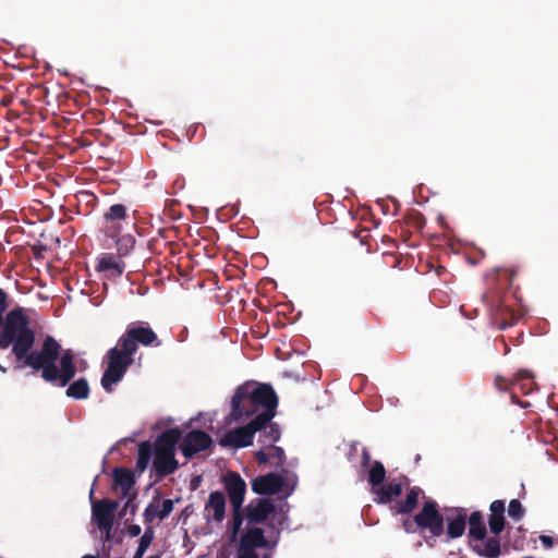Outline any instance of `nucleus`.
<instances>
[{
  "mask_svg": "<svg viewBox=\"0 0 558 558\" xmlns=\"http://www.w3.org/2000/svg\"><path fill=\"white\" fill-rule=\"evenodd\" d=\"M511 400H512V402H513V403H519V404H521L522 407H526L525 404H522V403L520 402V400H519L518 396H517L515 393H513V392L511 393Z\"/></svg>",
  "mask_w": 558,
  "mask_h": 558,
  "instance_id": "c03bdc74",
  "label": "nucleus"
},
{
  "mask_svg": "<svg viewBox=\"0 0 558 558\" xmlns=\"http://www.w3.org/2000/svg\"><path fill=\"white\" fill-rule=\"evenodd\" d=\"M89 498L92 501V522H94L97 527L105 533V541L109 542L112 537V529L116 512L119 508V501L108 498L93 500L94 488L89 492Z\"/></svg>",
  "mask_w": 558,
  "mask_h": 558,
  "instance_id": "423d86ee",
  "label": "nucleus"
},
{
  "mask_svg": "<svg viewBox=\"0 0 558 558\" xmlns=\"http://www.w3.org/2000/svg\"><path fill=\"white\" fill-rule=\"evenodd\" d=\"M112 478L116 486H119L122 490V497L129 496L130 490L135 485L134 473L126 468L118 466L112 471Z\"/></svg>",
  "mask_w": 558,
  "mask_h": 558,
  "instance_id": "f3484780",
  "label": "nucleus"
},
{
  "mask_svg": "<svg viewBox=\"0 0 558 558\" xmlns=\"http://www.w3.org/2000/svg\"><path fill=\"white\" fill-rule=\"evenodd\" d=\"M135 239L132 235H124L117 240V248L120 256L129 254L130 250L133 248Z\"/></svg>",
  "mask_w": 558,
  "mask_h": 558,
  "instance_id": "473e14b6",
  "label": "nucleus"
},
{
  "mask_svg": "<svg viewBox=\"0 0 558 558\" xmlns=\"http://www.w3.org/2000/svg\"><path fill=\"white\" fill-rule=\"evenodd\" d=\"M414 526H416L415 523H414V520L413 521L404 520L403 527H404L407 533H414L415 532Z\"/></svg>",
  "mask_w": 558,
  "mask_h": 558,
  "instance_id": "37998d69",
  "label": "nucleus"
},
{
  "mask_svg": "<svg viewBox=\"0 0 558 558\" xmlns=\"http://www.w3.org/2000/svg\"><path fill=\"white\" fill-rule=\"evenodd\" d=\"M386 478V469L380 461H374L369 471L367 481L372 486V493L376 490Z\"/></svg>",
  "mask_w": 558,
  "mask_h": 558,
  "instance_id": "b1692460",
  "label": "nucleus"
},
{
  "mask_svg": "<svg viewBox=\"0 0 558 558\" xmlns=\"http://www.w3.org/2000/svg\"><path fill=\"white\" fill-rule=\"evenodd\" d=\"M128 532L129 534L132 536V537H135V536H138L142 532V529L140 525L137 524H132L129 526L128 529Z\"/></svg>",
  "mask_w": 558,
  "mask_h": 558,
  "instance_id": "79ce46f5",
  "label": "nucleus"
},
{
  "mask_svg": "<svg viewBox=\"0 0 558 558\" xmlns=\"http://www.w3.org/2000/svg\"><path fill=\"white\" fill-rule=\"evenodd\" d=\"M494 320L498 325L499 329H506L515 323L517 317L512 311H510L508 307H505L504 310H500L496 313Z\"/></svg>",
  "mask_w": 558,
  "mask_h": 558,
  "instance_id": "cd10ccee",
  "label": "nucleus"
},
{
  "mask_svg": "<svg viewBox=\"0 0 558 558\" xmlns=\"http://www.w3.org/2000/svg\"><path fill=\"white\" fill-rule=\"evenodd\" d=\"M144 554H145V550L141 551V549L137 548L135 554H134V556H133V558H143Z\"/></svg>",
  "mask_w": 558,
  "mask_h": 558,
  "instance_id": "a18cd8bd",
  "label": "nucleus"
},
{
  "mask_svg": "<svg viewBox=\"0 0 558 558\" xmlns=\"http://www.w3.org/2000/svg\"><path fill=\"white\" fill-rule=\"evenodd\" d=\"M265 418H252L246 425L228 430L219 439L223 448H245L253 444L254 435L264 426Z\"/></svg>",
  "mask_w": 558,
  "mask_h": 558,
  "instance_id": "0eeeda50",
  "label": "nucleus"
},
{
  "mask_svg": "<svg viewBox=\"0 0 558 558\" xmlns=\"http://www.w3.org/2000/svg\"><path fill=\"white\" fill-rule=\"evenodd\" d=\"M403 485L400 480H392L387 484H381L373 494L376 495L375 501L377 504H390L393 499L402 494Z\"/></svg>",
  "mask_w": 558,
  "mask_h": 558,
  "instance_id": "4468645a",
  "label": "nucleus"
},
{
  "mask_svg": "<svg viewBox=\"0 0 558 558\" xmlns=\"http://www.w3.org/2000/svg\"><path fill=\"white\" fill-rule=\"evenodd\" d=\"M0 369H1L2 372H5V368H4V367H2L1 365H0Z\"/></svg>",
  "mask_w": 558,
  "mask_h": 558,
  "instance_id": "8fccbe9b",
  "label": "nucleus"
},
{
  "mask_svg": "<svg viewBox=\"0 0 558 558\" xmlns=\"http://www.w3.org/2000/svg\"><path fill=\"white\" fill-rule=\"evenodd\" d=\"M480 556L486 558H497L500 555V542L496 537H490L486 541L483 549L475 548Z\"/></svg>",
  "mask_w": 558,
  "mask_h": 558,
  "instance_id": "bb28decb",
  "label": "nucleus"
},
{
  "mask_svg": "<svg viewBox=\"0 0 558 558\" xmlns=\"http://www.w3.org/2000/svg\"><path fill=\"white\" fill-rule=\"evenodd\" d=\"M7 299V293L0 288V349L12 345V354L23 366L41 371L45 381L65 387L76 374L72 351L61 353L62 347L52 336L45 337L39 350H32L36 335L29 327L28 317L22 307L13 308L4 316Z\"/></svg>",
  "mask_w": 558,
  "mask_h": 558,
  "instance_id": "f257e3e1",
  "label": "nucleus"
},
{
  "mask_svg": "<svg viewBox=\"0 0 558 558\" xmlns=\"http://www.w3.org/2000/svg\"><path fill=\"white\" fill-rule=\"evenodd\" d=\"M508 514L514 521H520L525 514V510L519 499H511L508 506Z\"/></svg>",
  "mask_w": 558,
  "mask_h": 558,
  "instance_id": "7c9ffc66",
  "label": "nucleus"
},
{
  "mask_svg": "<svg viewBox=\"0 0 558 558\" xmlns=\"http://www.w3.org/2000/svg\"><path fill=\"white\" fill-rule=\"evenodd\" d=\"M535 386L532 374L525 369L519 371L512 379V387L519 388L523 395L531 393Z\"/></svg>",
  "mask_w": 558,
  "mask_h": 558,
  "instance_id": "5701e85b",
  "label": "nucleus"
},
{
  "mask_svg": "<svg viewBox=\"0 0 558 558\" xmlns=\"http://www.w3.org/2000/svg\"><path fill=\"white\" fill-rule=\"evenodd\" d=\"M162 344L155 330L145 322L130 323L119 337L117 344L105 355L107 367L101 377V386L107 392L113 391V385L120 383L128 368L134 363L140 345L158 348Z\"/></svg>",
  "mask_w": 558,
  "mask_h": 558,
  "instance_id": "f03ea898",
  "label": "nucleus"
},
{
  "mask_svg": "<svg viewBox=\"0 0 558 558\" xmlns=\"http://www.w3.org/2000/svg\"><path fill=\"white\" fill-rule=\"evenodd\" d=\"M501 341H502V344L505 347V354H507L510 351V349H509L508 344L505 342L504 339Z\"/></svg>",
  "mask_w": 558,
  "mask_h": 558,
  "instance_id": "49530a36",
  "label": "nucleus"
},
{
  "mask_svg": "<svg viewBox=\"0 0 558 558\" xmlns=\"http://www.w3.org/2000/svg\"><path fill=\"white\" fill-rule=\"evenodd\" d=\"M539 541L546 548H551L554 546V538L551 536L541 535Z\"/></svg>",
  "mask_w": 558,
  "mask_h": 558,
  "instance_id": "a19ab883",
  "label": "nucleus"
},
{
  "mask_svg": "<svg viewBox=\"0 0 558 558\" xmlns=\"http://www.w3.org/2000/svg\"><path fill=\"white\" fill-rule=\"evenodd\" d=\"M128 207L123 204H113L102 216V229L106 235L117 238L122 231L123 222H129Z\"/></svg>",
  "mask_w": 558,
  "mask_h": 558,
  "instance_id": "1a4fd4ad",
  "label": "nucleus"
},
{
  "mask_svg": "<svg viewBox=\"0 0 558 558\" xmlns=\"http://www.w3.org/2000/svg\"><path fill=\"white\" fill-rule=\"evenodd\" d=\"M255 461L262 465L270 461V456L265 451L264 447L254 453Z\"/></svg>",
  "mask_w": 558,
  "mask_h": 558,
  "instance_id": "58836bf2",
  "label": "nucleus"
},
{
  "mask_svg": "<svg viewBox=\"0 0 558 558\" xmlns=\"http://www.w3.org/2000/svg\"><path fill=\"white\" fill-rule=\"evenodd\" d=\"M192 484H193V485H194V484H197V481H195V480H192Z\"/></svg>",
  "mask_w": 558,
  "mask_h": 558,
  "instance_id": "3c124183",
  "label": "nucleus"
},
{
  "mask_svg": "<svg viewBox=\"0 0 558 558\" xmlns=\"http://www.w3.org/2000/svg\"><path fill=\"white\" fill-rule=\"evenodd\" d=\"M240 543L254 548L265 547L267 544L264 531L259 527L248 529L241 536Z\"/></svg>",
  "mask_w": 558,
  "mask_h": 558,
  "instance_id": "4be33fe9",
  "label": "nucleus"
},
{
  "mask_svg": "<svg viewBox=\"0 0 558 558\" xmlns=\"http://www.w3.org/2000/svg\"><path fill=\"white\" fill-rule=\"evenodd\" d=\"M135 497H136V494H133L132 496H128V500L123 506L120 517L125 515L128 512L132 515L135 514L136 509H137L136 505L134 504Z\"/></svg>",
  "mask_w": 558,
  "mask_h": 558,
  "instance_id": "c9c22d12",
  "label": "nucleus"
},
{
  "mask_svg": "<svg viewBox=\"0 0 558 558\" xmlns=\"http://www.w3.org/2000/svg\"><path fill=\"white\" fill-rule=\"evenodd\" d=\"M222 483L226 493L228 494L231 507L236 510L240 507H243L246 494V483L241 475L234 471H228L222 477Z\"/></svg>",
  "mask_w": 558,
  "mask_h": 558,
  "instance_id": "9d476101",
  "label": "nucleus"
},
{
  "mask_svg": "<svg viewBox=\"0 0 558 558\" xmlns=\"http://www.w3.org/2000/svg\"><path fill=\"white\" fill-rule=\"evenodd\" d=\"M245 518V512L243 507H240L238 510L235 508H232V521H231V534L232 537L235 538L239 534L243 520Z\"/></svg>",
  "mask_w": 558,
  "mask_h": 558,
  "instance_id": "c85d7f7f",
  "label": "nucleus"
},
{
  "mask_svg": "<svg viewBox=\"0 0 558 558\" xmlns=\"http://www.w3.org/2000/svg\"><path fill=\"white\" fill-rule=\"evenodd\" d=\"M369 463H371V453L366 448H363L361 465L363 468H366L369 465Z\"/></svg>",
  "mask_w": 558,
  "mask_h": 558,
  "instance_id": "ea45409f",
  "label": "nucleus"
},
{
  "mask_svg": "<svg viewBox=\"0 0 558 558\" xmlns=\"http://www.w3.org/2000/svg\"><path fill=\"white\" fill-rule=\"evenodd\" d=\"M422 489L417 486L411 487L405 495V498L395 505L396 513L409 514L414 511L418 504V496Z\"/></svg>",
  "mask_w": 558,
  "mask_h": 558,
  "instance_id": "6ab92c4d",
  "label": "nucleus"
},
{
  "mask_svg": "<svg viewBox=\"0 0 558 558\" xmlns=\"http://www.w3.org/2000/svg\"><path fill=\"white\" fill-rule=\"evenodd\" d=\"M173 510V501L171 499H165L161 505V509L158 512V518L165 520Z\"/></svg>",
  "mask_w": 558,
  "mask_h": 558,
  "instance_id": "e433bc0d",
  "label": "nucleus"
},
{
  "mask_svg": "<svg viewBox=\"0 0 558 558\" xmlns=\"http://www.w3.org/2000/svg\"><path fill=\"white\" fill-rule=\"evenodd\" d=\"M147 558H160V554H157V555H150V556H148Z\"/></svg>",
  "mask_w": 558,
  "mask_h": 558,
  "instance_id": "09e8293b",
  "label": "nucleus"
},
{
  "mask_svg": "<svg viewBox=\"0 0 558 558\" xmlns=\"http://www.w3.org/2000/svg\"><path fill=\"white\" fill-rule=\"evenodd\" d=\"M435 500H427L420 512L414 515V523L421 530H428L433 537L444 533V515L439 512Z\"/></svg>",
  "mask_w": 558,
  "mask_h": 558,
  "instance_id": "6e6552de",
  "label": "nucleus"
},
{
  "mask_svg": "<svg viewBox=\"0 0 558 558\" xmlns=\"http://www.w3.org/2000/svg\"><path fill=\"white\" fill-rule=\"evenodd\" d=\"M277 407L278 397L270 385L246 381L232 396L230 416L240 421L256 414L254 418L263 416L266 424L275 417Z\"/></svg>",
  "mask_w": 558,
  "mask_h": 558,
  "instance_id": "7ed1b4c3",
  "label": "nucleus"
},
{
  "mask_svg": "<svg viewBox=\"0 0 558 558\" xmlns=\"http://www.w3.org/2000/svg\"><path fill=\"white\" fill-rule=\"evenodd\" d=\"M495 386L499 391H507L512 386V380H508L502 376H496Z\"/></svg>",
  "mask_w": 558,
  "mask_h": 558,
  "instance_id": "4c0bfd02",
  "label": "nucleus"
},
{
  "mask_svg": "<svg viewBox=\"0 0 558 558\" xmlns=\"http://www.w3.org/2000/svg\"><path fill=\"white\" fill-rule=\"evenodd\" d=\"M181 438L182 432L174 427L161 433L156 438L154 446L149 441H142L138 445L136 471L143 473L154 453L153 471L157 478L162 480L173 474L179 468V462L175 459V446Z\"/></svg>",
  "mask_w": 558,
  "mask_h": 558,
  "instance_id": "20e7f679",
  "label": "nucleus"
},
{
  "mask_svg": "<svg viewBox=\"0 0 558 558\" xmlns=\"http://www.w3.org/2000/svg\"><path fill=\"white\" fill-rule=\"evenodd\" d=\"M298 485V475L287 469H281L280 473H267L258 475L251 482L252 490L262 496H272L283 494L289 497L293 494Z\"/></svg>",
  "mask_w": 558,
  "mask_h": 558,
  "instance_id": "39448f33",
  "label": "nucleus"
},
{
  "mask_svg": "<svg viewBox=\"0 0 558 558\" xmlns=\"http://www.w3.org/2000/svg\"><path fill=\"white\" fill-rule=\"evenodd\" d=\"M487 534L483 515L480 511H474L469 517V536L476 541H483Z\"/></svg>",
  "mask_w": 558,
  "mask_h": 558,
  "instance_id": "412c9836",
  "label": "nucleus"
},
{
  "mask_svg": "<svg viewBox=\"0 0 558 558\" xmlns=\"http://www.w3.org/2000/svg\"><path fill=\"white\" fill-rule=\"evenodd\" d=\"M96 269L107 272L108 277H120L125 269V264L113 255L104 254L98 258Z\"/></svg>",
  "mask_w": 558,
  "mask_h": 558,
  "instance_id": "dca6fc26",
  "label": "nucleus"
},
{
  "mask_svg": "<svg viewBox=\"0 0 558 558\" xmlns=\"http://www.w3.org/2000/svg\"><path fill=\"white\" fill-rule=\"evenodd\" d=\"M213 444V439L204 430L194 429L189 432L180 444V449L186 459L193 458L196 453L206 450Z\"/></svg>",
  "mask_w": 558,
  "mask_h": 558,
  "instance_id": "9b49d317",
  "label": "nucleus"
},
{
  "mask_svg": "<svg viewBox=\"0 0 558 558\" xmlns=\"http://www.w3.org/2000/svg\"><path fill=\"white\" fill-rule=\"evenodd\" d=\"M268 454L270 456V460H272V465L276 469H284L283 464L286 462V453L284 450L281 447L272 446L269 448Z\"/></svg>",
  "mask_w": 558,
  "mask_h": 558,
  "instance_id": "c756f323",
  "label": "nucleus"
},
{
  "mask_svg": "<svg viewBox=\"0 0 558 558\" xmlns=\"http://www.w3.org/2000/svg\"><path fill=\"white\" fill-rule=\"evenodd\" d=\"M82 558H98V557L97 556H93V555H85Z\"/></svg>",
  "mask_w": 558,
  "mask_h": 558,
  "instance_id": "de8ad7c7",
  "label": "nucleus"
},
{
  "mask_svg": "<svg viewBox=\"0 0 558 558\" xmlns=\"http://www.w3.org/2000/svg\"><path fill=\"white\" fill-rule=\"evenodd\" d=\"M256 548L239 544L236 558H258Z\"/></svg>",
  "mask_w": 558,
  "mask_h": 558,
  "instance_id": "f704fd0d",
  "label": "nucleus"
},
{
  "mask_svg": "<svg viewBox=\"0 0 558 558\" xmlns=\"http://www.w3.org/2000/svg\"><path fill=\"white\" fill-rule=\"evenodd\" d=\"M154 535H155V532H154V529L151 525L149 526H146L145 531H144V534L142 535V537L140 538V542H138V547L142 550H147V548L150 546L153 539H154Z\"/></svg>",
  "mask_w": 558,
  "mask_h": 558,
  "instance_id": "72a5a7b5",
  "label": "nucleus"
},
{
  "mask_svg": "<svg viewBox=\"0 0 558 558\" xmlns=\"http://www.w3.org/2000/svg\"><path fill=\"white\" fill-rule=\"evenodd\" d=\"M259 433L258 442L264 448H271L274 444L280 439L281 430L277 423L268 421L264 426L257 430Z\"/></svg>",
  "mask_w": 558,
  "mask_h": 558,
  "instance_id": "a211bd4d",
  "label": "nucleus"
},
{
  "mask_svg": "<svg viewBox=\"0 0 558 558\" xmlns=\"http://www.w3.org/2000/svg\"><path fill=\"white\" fill-rule=\"evenodd\" d=\"M466 518L464 514H459L454 519H448L447 535L449 538H458L463 535L465 531Z\"/></svg>",
  "mask_w": 558,
  "mask_h": 558,
  "instance_id": "a878e982",
  "label": "nucleus"
},
{
  "mask_svg": "<svg viewBox=\"0 0 558 558\" xmlns=\"http://www.w3.org/2000/svg\"><path fill=\"white\" fill-rule=\"evenodd\" d=\"M192 484H193V485H194V484H197V481H195V480H192Z\"/></svg>",
  "mask_w": 558,
  "mask_h": 558,
  "instance_id": "603ef678",
  "label": "nucleus"
},
{
  "mask_svg": "<svg viewBox=\"0 0 558 558\" xmlns=\"http://www.w3.org/2000/svg\"><path fill=\"white\" fill-rule=\"evenodd\" d=\"M505 501L499 499L494 500L489 506L488 525L490 532L495 535H499L505 529Z\"/></svg>",
  "mask_w": 558,
  "mask_h": 558,
  "instance_id": "2eb2a0df",
  "label": "nucleus"
},
{
  "mask_svg": "<svg viewBox=\"0 0 558 558\" xmlns=\"http://www.w3.org/2000/svg\"><path fill=\"white\" fill-rule=\"evenodd\" d=\"M226 514V497L220 490L209 494L204 507V518L207 523H221Z\"/></svg>",
  "mask_w": 558,
  "mask_h": 558,
  "instance_id": "ddd939ff",
  "label": "nucleus"
},
{
  "mask_svg": "<svg viewBox=\"0 0 558 558\" xmlns=\"http://www.w3.org/2000/svg\"><path fill=\"white\" fill-rule=\"evenodd\" d=\"M158 512H159V500L157 498H155L154 501L150 502L146 507V509L143 513L144 523L146 524V526L151 525L154 520L158 517Z\"/></svg>",
  "mask_w": 558,
  "mask_h": 558,
  "instance_id": "2f4dec72",
  "label": "nucleus"
},
{
  "mask_svg": "<svg viewBox=\"0 0 558 558\" xmlns=\"http://www.w3.org/2000/svg\"><path fill=\"white\" fill-rule=\"evenodd\" d=\"M404 223L409 229L420 232L424 229L426 219L421 211L411 209L404 216Z\"/></svg>",
  "mask_w": 558,
  "mask_h": 558,
  "instance_id": "393cba45",
  "label": "nucleus"
},
{
  "mask_svg": "<svg viewBox=\"0 0 558 558\" xmlns=\"http://www.w3.org/2000/svg\"><path fill=\"white\" fill-rule=\"evenodd\" d=\"M275 510L276 506L271 499L255 498L244 508L245 519L251 524L263 523Z\"/></svg>",
  "mask_w": 558,
  "mask_h": 558,
  "instance_id": "f8f14e48",
  "label": "nucleus"
},
{
  "mask_svg": "<svg viewBox=\"0 0 558 558\" xmlns=\"http://www.w3.org/2000/svg\"><path fill=\"white\" fill-rule=\"evenodd\" d=\"M65 386H68L65 395L69 398L84 400L89 396L90 389L85 377H81L72 383L70 380Z\"/></svg>",
  "mask_w": 558,
  "mask_h": 558,
  "instance_id": "aec40b11",
  "label": "nucleus"
}]
</instances>
